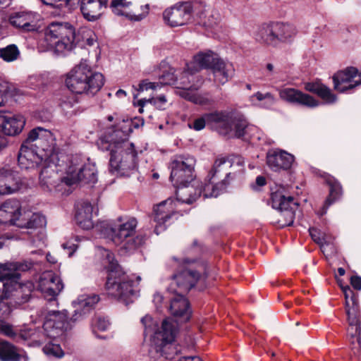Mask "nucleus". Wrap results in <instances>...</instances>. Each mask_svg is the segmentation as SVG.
<instances>
[{"label": "nucleus", "instance_id": "obj_1", "mask_svg": "<svg viewBox=\"0 0 361 361\" xmlns=\"http://www.w3.org/2000/svg\"><path fill=\"white\" fill-rule=\"evenodd\" d=\"M205 271L203 263L187 257L183 259L180 270L173 275V281L179 288V293L171 298L170 311L180 322H187L191 315L189 302L183 294L195 286Z\"/></svg>", "mask_w": 361, "mask_h": 361}, {"label": "nucleus", "instance_id": "obj_2", "mask_svg": "<svg viewBox=\"0 0 361 361\" xmlns=\"http://www.w3.org/2000/svg\"><path fill=\"white\" fill-rule=\"evenodd\" d=\"M59 148L51 133L37 127L31 130L24 140V166L31 169L39 166L43 159L56 162Z\"/></svg>", "mask_w": 361, "mask_h": 361}, {"label": "nucleus", "instance_id": "obj_3", "mask_svg": "<svg viewBox=\"0 0 361 361\" xmlns=\"http://www.w3.org/2000/svg\"><path fill=\"white\" fill-rule=\"evenodd\" d=\"M106 267L109 274L106 283L107 294L119 301L128 305L137 298L140 291L137 284L141 281L140 276H137L134 282L122 270L117 261L114 259L113 253L106 250Z\"/></svg>", "mask_w": 361, "mask_h": 361}, {"label": "nucleus", "instance_id": "obj_4", "mask_svg": "<svg viewBox=\"0 0 361 361\" xmlns=\"http://www.w3.org/2000/svg\"><path fill=\"white\" fill-rule=\"evenodd\" d=\"M104 84L102 73L92 70L86 61H81L67 75L66 85L75 94L94 95Z\"/></svg>", "mask_w": 361, "mask_h": 361}, {"label": "nucleus", "instance_id": "obj_5", "mask_svg": "<svg viewBox=\"0 0 361 361\" xmlns=\"http://www.w3.org/2000/svg\"><path fill=\"white\" fill-rule=\"evenodd\" d=\"M137 226V221L134 217H118L104 228V235L115 245L132 252L144 243L142 236L135 235Z\"/></svg>", "mask_w": 361, "mask_h": 361}, {"label": "nucleus", "instance_id": "obj_6", "mask_svg": "<svg viewBox=\"0 0 361 361\" xmlns=\"http://www.w3.org/2000/svg\"><path fill=\"white\" fill-rule=\"evenodd\" d=\"M167 82L175 86V92L177 95L194 104L207 105L212 102L207 94H199L196 92L202 85V80L195 75L192 68L189 66L180 75H176V82L171 80Z\"/></svg>", "mask_w": 361, "mask_h": 361}, {"label": "nucleus", "instance_id": "obj_7", "mask_svg": "<svg viewBox=\"0 0 361 361\" xmlns=\"http://www.w3.org/2000/svg\"><path fill=\"white\" fill-rule=\"evenodd\" d=\"M176 326L169 319L163 321L161 329L155 331L152 336L153 345L149 350L152 357L154 354H158L167 360L175 359V355L178 353V350L172 342L175 338Z\"/></svg>", "mask_w": 361, "mask_h": 361}, {"label": "nucleus", "instance_id": "obj_8", "mask_svg": "<svg viewBox=\"0 0 361 361\" xmlns=\"http://www.w3.org/2000/svg\"><path fill=\"white\" fill-rule=\"evenodd\" d=\"M45 39L59 54L73 49L75 27L68 22H53L47 27Z\"/></svg>", "mask_w": 361, "mask_h": 361}, {"label": "nucleus", "instance_id": "obj_9", "mask_svg": "<svg viewBox=\"0 0 361 361\" xmlns=\"http://www.w3.org/2000/svg\"><path fill=\"white\" fill-rule=\"evenodd\" d=\"M245 160L239 155L218 157L209 175L228 185L238 173L244 171Z\"/></svg>", "mask_w": 361, "mask_h": 361}, {"label": "nucleus", "instance_id": "obj_10", "mask_svg": "<svg viewBox=\"0 0 361 361\" xmlns=\"http://www.w3.org/2000/svg\"><path fill=\"white\" fill-rule=\"evenodd\" d=\"M78 321L79 317H75L73 314L69 318L66 310L49 311L44 316V334L50 338L62 336L66 332L71 330Z\"/></svg>", "mask_w": 361, "mask_h": 361}, {"label": "nucleus", "instance_id": "obj_11", "mask_svg": "<svg viewBox=\"0 0 361 361\" xmlns=\"http://www.w3.org/2000/svg\"><path fill=\"white\" fill-rule=\"evenodd\" d=\"M227 188L225 183H221L216 178H212V176L208 174L207 178L203 186L196 190L193 185L179 189L176 192L178 201L187 204H192L200 195H203L204 197H216L223 193Z\"/></svg>", "mask_w": 361, "mask_h": 361}, {"label": "nucleus", "instance_id": "obj_12", "mask_svg": "<svg viewBox=\"0 0 361 361\" xmlns=\"http://www.w3.org/2000/svg\"><path fill=\"white\" fill-rule=\"evenodd\" d=\"M61 180L69 186L80 182L94 183L97 180L96 167L91 163L83 164L79 157H75L71 161L66 176L61 178Z\"/></svg>", "mask_w": 361, "mask_h": 361}, {"label": "nucleus", "instance_id": "obj_13", "mask_svg": "<svg viewBox=\"0 0 361 361\" xmlns=\"http://www.w3.org/2000/svg\"><path fill=\"white\" fill-rule=\"evenodd\" d=\"M195 165V159L192 156H176L171 161L170 179L178 188L177 191L185 187H191L187 184L193 180Z\"/></svg>", "mask_w": 361, "mask_h": 361}, {"label": "nucleus", "instance_id": "obj_14", "mask_svg": "<svg viewBox=\"0 0 361 361\" xmlns=\"http://www.w3.org/2000/svg\"><path fill=\"white\" fill-rule=\"evenodd\" d=\"M109 165L111 169L122 175H128V172L137 168V152L134 145L131 142H124L121 149L111 148Z\"/></svg>", "mask_w": 361, "mask_h": 361}, {"label": "nucleus", "instance_id": "obj_15", "mask_svg": "<svg viewBox=\"0 0 361 361\" xmlns=\"http://www.w3.org/2000/svg\"><path fill=\"white\" fill-rule=\"evenodd\" d=\"M272 207L279 210L277 224L279 228L293 225L295 219V211L298 203L294 202L293 197L286 196L280 189L274 191L271 195Z\"/></svg>", "mask_w": 361, "mask_h": 361}, {"label": "nucleus", "instance_id": "obj_16", "mask_svg": "<svg viewBox=\"0 0 361 361\" xmlns=\"http://www.w3.org/2000/svg\"><path fill=\"white\" fill-rule=\"evenodd\" d=\"M292 35L290 27L280 23L264 24L259 27L255 38L269 46L276 47L286 42Z\"/></svg>", "mask_w": 361, "mask_h": 361}, {"label": "nucleus", "instance_id": "obj_17", "mask_svg": "<svg viewBox=\"0 0 361 361\" xmlns=\"http://www.w3.org/2000/svg\"><path fill=\"white\" fill-rule=\"evenodd\" d=\"M37 289L48 301H56L63 289V284L58 275L51 271H44L39 279Z\"/></svg>", "mask_w": 361, "mask_h": 361}, {"label": "nucleus", "instance_id": "obj_18", "mask_svg": "<svg viewBox=\"0 0 361 361\" xmlns=\"http://www.w3.org/2000/svg\"><path fill=\"white\" fill-rule=\"evenodd\" d=\"M192 13V5L188 2H183L166 9L163 13V18L170 27L182 26L190 21Z\"/></svg>", "mask_w": 361, "mask_h": 361}, {"label": "nucleus", "instance_id": "obj_19", "mask_svg": "<svg viewBox=\"0 0 361 361\" xmlns=\"http://www.w3.org/2000/svg\"><path fill=\"white\" fill-rule=\"evenodd\" d=\"M132 131L130 122L123 121L119 128L111 129L102 140V149L111 151V148L114 149H121L124 145V142H130L128 136Z\"/></svg>", "mask_w": 361, "mask_h": 361}, {"label": "nucleus", "instance_id": "obj_20", "mask_svg": "<svg viewBox=\"0 0 361 361\" xmlns=\"http://www.w3.org/2000/svg\"><path fill=\"white\" fill-rule=\"evenodd\" d=\"M23 185V178L19 171L9 167L0 169V196L18 192Z\"/></svg>", "mask_w": 361, "mask_h": 361}, {"label": "nucleus", "instance_id": "obj_21", "mask_svg": "<svg viewBox=\"0 0 361 361\" xmlns=\"http://www.w3.org/2000/svg\"><path fill=\"white\" fill-rule=\"evenodd\" d=\"M22 272L23 264L20 263L19 270L6 272L4 276L0 277V299L11 298L20 291L23 286Z\"/></svg>", "mask_w": 361, "mask_h": 361}, {"label": "nucleus", "instance_id": "obj_22", "mask_svg": "<svg viewBox=\"0 0 361 361\" xmlns=\"http://www.w3.org/2000/svg\"><path fill=\"white\" fill-rule=\"evenodd\" d=\"M225 118L220 121V127H222L226 133L233 131L235 136L241 137L246 133L248 128L247 121L245 116L236 111H220Z\"/></svg>", "mask_w": 361, "mask_h": 361}, {"label": "nucleus", "instance_id": "obj_23", "mask_svg": "<svg viewBox=\"0 0 361 361\" xmlns=\"http://www.w3.org/2000/svg\"><path fill=\"white\" fill-rule=\"evenodd\" d=\"M279 94L281 99L291 103L314 108L319 105V102L312 96L290 87H285L279 90Z\"/></svg>", "mask_w": 361, "mask_h": 361}, {"label": "nucleus", "instance_id": "obj_24", "mask_svg": "<svg viewBox=\"0 0 361 361\" xmlns=\"http://www.w3.org/2000/svg\"><path fill=\"white\" fill-rule=\"evenodd\" d=\"M357 74L358 70L355 67H348L337 72L333 76L334 89L340 92H344L360 85L361 81H353Z\"/></svg>", "mask_w": 361, "mask_h": 361}, {"label": "nucleus", "instance_id": "obj_25", "mask_svg": "<svg viewBox=\"0 0 361 361\" xmlns=\"http://www.w3.org/2000/svg\"><path fill=\"white\" fill-rule=\"evenodd\" d=\"M176 202L168 199L154 208V221L157 223L154 231L158 235L161 230L165 229L164 224L175 213Z\"/></svg>", "mask_w": 361, "mask_h": 361}, {"label": "nucleus", "instance_id": "obj_26", "mask_svg": "<svg viewBox=\"0 0 361 361\" xmlns=\"http://www.w3.org/2000/svg\"><path fill=\"white\" fill-rule=\"evenodd\" d=\"M294 162V157L281 149L270 150L267 153V163L274 171L289 169Z\"/></svg>", "mask_w": 361, "mask_h": 361}, {"label": "nucleus", "instance_id": "obj_27", "mask_svg": "<svg viewBox=\"0 0 361 361\" xmlns=\"http://www.w3.org/2000/svg\"><path fill=\"white\" fill-rule=\"evenodd\" d=\"M348 316L349 327L348 329V334L352 338H357L358 343L361 342V326H360V313L357 301H353V303L345 307Z\"/></svg>", "mask_w": 361, "mask_h": 361}, {"label": "nucleus", "instance_id": "obj_28", "mask_svg": "<svg viewBox=\"0 0 361 361\" xmlns=\"http://www.w3.org/2000/svg\"><path fill=\"white\" fill-rule=\"evenodd\" d=\"M99 301V297L96 294L82 295L72 305L75 308L73 315L81 320Z\"/></svg>", "mask_w": 361, "mask_h": 361}, {"label": "nucleus", "instance_id": "obj_29", "mask_svg": "<svg viewBox=\"0 0 361 361\" xmlns=\"http://www.w3.org/2000/svg\"><path fill=\"white\" fill-rule=\"evenodd\" d=\"M21 215V206L19 201L11 200L4 202L0 207V223L6 224L10 222L15 224L16 221Z\"/></svg>", "mask_w": 361, "mask_h": 361}, {"label": "nucleus", "instance_id": "obj_30", "mask_svg": "<svg viewBox=\"0 0 361 361\" xmlns=\"http://www.w3.org/2000/svg\"><path fill=\"white\" fill-rule=\"evenodd\" d=\"M108 0H81L80 10L88 21H95L101 16V10L106 7Z\"/></svg>", "mask_w": 361, "mask_h": 361}, {"label": "nucleus", "instance_id": "obj_31", "mask_svg": "<svg viewBox=\"0 0 361 361\" xmlns=\"http://www.w3.org/2000/svg\"><path fill=\"white\" fill-rule=\"evenodd\" d=\"M93 207L88 202H80L76 204L75 220L77 224L85 230L93 228Z\"/></svg>", "mask_w": 361, "mask_h": 361}, {"label": "nucleus", "instance_id": "obj_32", "mask_svg": "<svg viewBox=\"0 0 361 361\" xmlns=\"http://www.w3.org/2000/svg\"><path fill=\"white\" fill-rule=\"evenodd\" d=\"M22 129L20 116L0 114V131L5 135L13 136L20 133Z\"/></svg>", "mask_w": 361, "mask_h": 361}, {"label": "nucleus", "instance_id": "obj_33", "mask_svg": "<svg viewBox=\"0 0 361 361\" xmlns=\"http://www.w3.org/2000/svg\"><path fill=\"white\" fill-rule=\"evenodd\" d=\"M212 69L215 80L221 85L228 82L233 76L235 71L231 62L224 61L221 59L214 63Z\"/></svg>", "mask_w": 361, "mask_h": 361}, {"label": "nucleus", "instance_id": "obj_34", "mask_svg": "<svg viewBox=\"0 0 361 361\" xmlns=\"http://www.w3.org/2000/svg\"><path fill=\"white\" fill-rule=\"evenodd\" d=\"M59 161V158L58 157V160L56 162H51L49 160L43 159L42 163H44L46 166H44L39 173V178L41 182L44 185H47V187H56L57 180L59 179L58 177V174L56 173V166ZM40 165V164H39Z\"/></svg>", "mask_w": 361, "mask_h": 361}, {"label": "nucleus", "instance_id": "obj_35", "mask_svg": "<svg viewBox=\"0 0 361 361\" xmlns=\"http://www.w3.org/2000/svg\"><path fill=\"white\" fill-rule=\"evenodd\" d=\"M224 118H225V116L220 111L205 114L202 116L195 119L192 123H188V126L191 129L200 131L204 128L206 123H214L219 126L220 121Z\"/></svg>", "mask_w": 361, "mask_h": 361}, {"label": "nucleus", "instance_id": "obj_36", "mask_svg": "<svg viewBox=\"0 0 361 361\" xmlns=\"http://www.w3.org/2000/svg\"><path fill=\"white\" fill-rule=\"evenodd\" d=\"M305 89L310 92L317 94L326 103L333 104L336 101V97L331 92V90L326 85L319 82H307Z\"/></svg>", "mask_w": 361, "mask_h": 361}, {"label": "nucleus", "instance_id": "obj_37", "mask_svg": "<svg viewBox=\"0 0 361 361\" xmlns=\"http://www.w3.org/2000/svg\"><path fill=\"white\" fill-rule=\"evenodd\" d=\"M149 5L143 0H133L127 18L131 20L140 21L145 18L149 13Z\"/></svg>", "mask_w": 361, "mask_h": 361}, {"label": "nucleus", "instance_id": "obj_38", "mask_svg": "<svg viewBox=\"0 0 361 361\" xmlns=\"http://www.w3.org/2000/svg\"><path fill=\"white\" fill-rule=\"evenodd\" d=\"M24 219H26L24 228L33 231L42 228L47 224L45 216L39 212L32 213L30 211H24Z\"/></svg>", "mask_w": 361, "mask_h": 361}, {"label": "nucleus", "instance_id": "obj_39", "mask_svg": "<svg viewBox=\"0 0 361 361\" xmlns=\"http://www.w3.org/2000/svg\"><path fill=\"white\" fill-rule=\"evenodd\" d=\"M1 361H20V355L17 348L6 341H0Z\"/></svg>", "mask_w": 361, "mask_h": 361}, {"label": "nucleus", "instance_id": "obj_40", "mask_svg": "<svg viewBox=\"0 0 361 361\" xmlns=\"http://www.w3.org/2000/svg\"><path fill=\"white\" fill-rule=\"evenodd\" d=\"M219 59L217 55L211 51L199 53L194 57L195 62L202 68H212Z\"/></svg>", "mask_w": 361, "mask_h": 361}, {"label": "nucleus", "instance_id": "obj_41", "mask_svg": "<svg viewBox=\"0 0 361 361\" xmlns=\"http://www.w3.org/2000/svg\"><path fill=\"white\" fill-rule=\"evenodd\" d=\"M342 193L341 186L339 183H335L330 185L329 195L319 214L322 216L326 213L329 207L340 197Z\"/></svg>", "mask_w": 361, "mask_h": 361}, {"label": "nucleus", "instance_id": "obj_42", "mask_svg": "<svg viewBox=\"0 0 361 361\" xmlns=\"http://www.w3.org/2000/svg\"><path fill=\"white\" fill-rule=\"evenodd\" d=\"M39 16L33 12H24V33L25 32H37L39 29Z\"/></svg>", "mask_w": 361, "mask_h": 361}, {"label": "nucleus", "instance_id": "obj_43", "mask_svg": "<svg viewBox=\"0 0 361 361\" xmlns=\"http://www.w3.org/2000/svg\"><path fill=\"white\" fill-rule=\"evenodd\" d=\"M133 3V0H112L111 8L116 15L127 16Z\"/></svg>", "mask_w": 361, "mask_h": 361}, {"label": "nucleus", "instance_id": "obj_44", "mask_svg": "<svg viewBox=\"0 0 361 361\" xmlns=\"http://www.w3.org/2000/svg\"><path fill=\"white\" fill-rule=\"evenodd\" d=\"M203 15L201 16L202 23L207 28H214L221 20L220 14L216 11H207Z\"/></svg>", "mask_w": 361, "mask_h": 361}, {"label": "nucleus", "instance_id": "obj_45", "mask_svg": "<svg viewBox=\"0 0 361 361\" xmlns=\"http://www.w3.org/2000/svg\"><path fill=\"white\" fill-rule=\"evenodd\" d=\"M20 55V51L15 44H10L0 49V57L5 61H13Z\"/></svg>", "mask_w": 361, "mask_h": 361}, {"label": "nucleus", "instance_id": "obj_46", "mask_svg": "<svg viewBox=\"0 0 361 361\" xmlns=\"http://www.w3.org/2000/svg\"><path fill=\"white\" fill-rule=\"evenodd\" d=\"M252 97H255L257 101L262 102L261 106L266 109L271 108L276 102L275 97L270 92L263 94L257 92Z\"/></svg>", "mask_w": 361, "mask_h": 361}, {"label": "nucleus", "instance_id": "obj_47", "mask_svg": "<svg viewBox=\"0 0 361 361\" xmlns=\"http://www.w3.org/2000/svg\"><path fill=\"white\" fill-rule=\"evenodd\" d=\"M43 352L49 357H61L63 356V352L60 345L49 342L43 348Z\"/></svg>", "mask_w": 361, "mask_h": 361}, {"label": "nucleus", "instance_id": "obj_48", "mask_svg": "<svg viewBox=\"0 0 361 361\" xmlns=\"http://www.w3.org/2000/svg\"><path fill=\"white\" fill-rule=\"evenodd\" d=\"M167 100L164 95H160L157 97H151L149 99H141L137 101V105L144 106L147 103L152 104L158 109H162L163 106L166 103Z\"/></svg>", "mask_w": 361, "mask_h": 361}, {"label": "nucleus", "instance_id": "obj_49", "mask_svg": "<svg viewBox=\"0 0 361 361\" xmlns=\"http://www.w3.org/2000/svg\"><path fill=\"white\" fill-rule=\"evenodd\" d=\"M77 100L73 96L64 97L61 100L60 106L66 114H71L73 112L71 109L74 106Z\"/></svg>", "mask_w": 361, "mask_h": 361}, {"label": "nucleus", "instance_id": "obj_50", "mask_svg": "<svg viewBox=\"0 0 361 361\" xmlns=\"http://www.w3.org/2000/svg\"><path fill=\"white\" fill-rule=\"evenodd\" d=\"M20 268V262L0 263V276H4L5 273L15 271Z\"/></svg>", "mask_w": 361, "mask_h": 361}, {"label": "nucleus", "instance_id": "obj_51", "mask_svg": "<svg viewBox=\"0 0 361 361\" xmlns=\"http://www.w3.org/2000/svg\"><path fill=\"white\" fill-rule=\"evenodd\" d=\"M110 326V322L108 319L104 317H98L94 322V333L95 334V329L99 331H106Z\"/></svg>", "mask_w": 361, "mask_h": 361}, {"label": "nucleus", "instance_id": "obj_52", "mask_svg": "<svg viewBox=\"0 0 361 361\" xmlns=\"http://www.w3.org/2000/svg\"><path fill=\"white\" fill-rule=\"evenodd\" d=\"M341 288L345 296V307H348L350 305L349 299L350 300L352 304L353 303V301H357L355 293L348 286H341Z\"/></svg>", "mask_w": 361, "mask_h": 361}, {"label": "nucleus", "instance_id": "obj_53", "mask_svg": "<svg viewBox=\"0 0 361 361\" xmlns=\"http://www.w3.org/2000/svg\"><path fill=\"white\" fill-rule=\"evenodd\" d=\"M141 322L145 327V332L152 333L155 331L156 324L151 316L146 315L141 319Z\"/></svg>", "mask_w": 361, "mask_h": 361}, {"label": "nucleus", "instance_id": "obj_54", "mask_svg": "<svg viewBox=\"0 0 361 361\" xmlns=\"http://www.w3.org/2000/svg\"><path fill=\"white\" fill-rule=\"evenodd\" d=\"M39 260L36 259L35 261H24V272L25 271H31L35 274L41 271V264L39 263Z\"/></svg>", "mask_w": 361, "mask_h": 361}, {"label": "nucleus", "instance_id": "obj_55", "mask_svg": "<svg viewBox=\"0 0 361 361\" xmlns=\"http://www.w3.org/2000/svg\"><path fill=\"white\" fill-rule=\"evenodd\" d=\"M0 331L11 338H13L17 335L13 326L2 320H0Z\"/></svg>", "mask_w": 361, "mask_h": 361}, {"label": "nucleus", "instance_id": "obj_56", "mask_svg": "<svg viewBox=\"0 0 361 361\" xmlns=\"http://www.w3.org/2000/svg\"><path fill=\"white\" fill-rule=\"evenodd\" d=\"M310 235L312 238V239L317 243V244H319L321 245H323L324 243V236L323 234L320 232V231L314 228H310L309 229Z\"/></svg>", "mask_w": 361, "mask_h": 361}, {"label": "nucleus", "instance_id": "obj_57", "mask_svg": "<svg viewBox=\"0 0 361 361\" xmlns=\"http://www.w3.org/2000/svg\"><path fill=\"white\" fill-rule=\"evenodd\" d=\"M159 86V82H149L147 80H144L139 84L137 90L142 92L149 89L156 90Z\"/></svg>", "mask_w": 361, "mask_h": 361}, {"label": "nucleus", "instance_id": "obj_58", "mask_svg": "<svg viewBox=\"0 0 361 361\" xmlns=\"http://www.w3.org/2000/svg\"><path fill=\"white\" fill-rule=\"evenodd\" d=\"M44 4L50 6H67L71 4L72 2L78 1L79 0H41Z\"/></svg>", "mask_w": 361, "mask_h": 361}, {"label": "nucleus", "instance_id": "obj_59", "mask_svg": "<svg viewBox=\"0 0 361 361\" xmlns=\"http://www.w3.org/2000/svg\"><path fill=\"white\" fill-rule=\"evenodd\" d=\"M85 44L92 46L96 42L97 37L94 32L90 29H84Z\"/></svg>", "mask_w": 361, "mask_h": 361}, {"label": "nucleus", "instance_id": "obj_60", "mask_svg": "<svg viewBox=\"0 0 361 361\" xmlns=\"http://www.w3.org/2000/svg\"><path fill=\"white\" fill-rule=\"evenodd\" d=\"M12 312V308L8 302H0V317L6 318Z\"/></svg>", "mask_w": 361, "mask_h": 361}, {"label": "nucleus", "instance_id": "obj_61", "mask_svg": "<svg viewBox=\"0 0 361 361\" xmlns=\"http://www.w3.org/2000/svg\"><path fill=\"white\" fill-rule=\"evenodd\" d=\"M84 29H86L85 27H83V28H80L78 32H76L75 31V39H74V41L73 42V49L74 48V47L79 44L80 42H83L84 44L85 43V34H84Z\"/></svg>", "mask_w": 361, "mask_h": 361}, {"label": "nucleus", "instance_id": "obj_62", "mask_svg": "<svg viewBox=\"0 0 361 361\" xmlns=\"http://www.w3.org/2000/svg\"><path fill=\"white\" fill-rule=\"evenodd\" d=\"M9 22L14 27H20V25L23 23L22 15L20 13H16L13 15H11L9 18Z\"/></svg>", "mask_w": 361, "mask_h": 361}, {"label": "nucleus", "instance_id": "obj_63", "mask_svg": "<svg viewBox=\"0 0 361 361\" xmlns=\"http://www.w3.org/2000/svg\"><path fill=\"white\" fill-rule=\"evenodd\" d=\"M174 81L176 80V75H175L173 73H166V74L163 75L161 78V81L159 82V84L161 85H173V84L168 83L167 81Z\"/></svg>", "mask_w": 361, "mask_h": 361}, {"label": "nucleus", "instance_id": "obj_64", "mask_svg": "<svg viewBox=\"0 0 361 361\" xmlns=\"http://www.w3.org/2000/svg\"><path fill=\"white\" fill-rule=\"evenodd\" d=\"M350 284L356 290H361V277L353 276L350 278Z\"/></svg>", "mask_w": 361, "mask_h": 361}]
</instances>
